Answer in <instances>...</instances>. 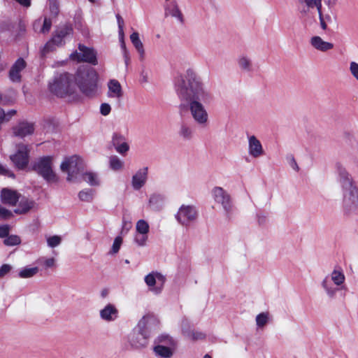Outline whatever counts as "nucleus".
I'll use <instances>...</instances> for the list:
<instances>
[{
	"label": "nucleus",
	"instance_id": "nucleus-1",
	"mask_svg": "<svg viewBox=\"0 0 358 358\" xmlns=\"http://www.w3.org/2000/svg\"><path fill=\"white\" fill-rule=\"evenodd\" d=\"M185 80L180 76L175 83L176 91L179 99L185 101L189 106L193 118L199 124H204L208 120V113L201 101H207L210 96L202 87V84L192 70H187Z\"/></svg>",
	"mask_w": 358,
	"mask_h": 358
},
{
	"label": "nucleus",
	"instance_id": "nucleus-2",
	"mask_svg": "<svg viewBox=\"0 0 358 358\" xmlns=\"http://www.w3.org/2000/svg\"><path fill=\"white\" fill-rule=\"evenodd\" d=\"M74 83L80 91L87 96H92L97 89L98 73L86 65L80 66L73 76Z\"/></svg>",
	"mask_w": 358,
	"mask_h": 358
},
{
	"label": "nucleus",
	"instance_id": "nucleus-3",
	"mask_svg": "<svg viewBox=\"0 0 358 358\" xmlns=\"http://www.w3.org/2000/svg\"><path fill=\"white\" fill-rule=\"evenodd\" d=\"M151 317L145 315L138 322L136 327L129 336V342L131 348L140 350L145 348L149 343L150 331L147 327V323Z\"/></svg>",
	"mask_w": 358,
	"mask_h": 358
},
{
	"label": "nucleus",
	"instance_id": "nucleus-4",
	"mask_svg": "<svg viewBox=\"0 0 358 358\" xmlns=\"http://www.w3.org/2000/svg\"><path fill=\"white\" fill-rule=\"evenodd\" d=\"M73 75L64 72L55 77L50 85V92L58 97H65L75 92Z\"/></svg>",
	"mask_w": 358,
	"mask_h": 358
},
{
	"label": "nucleus",
	"instance_id": "nucleus-5",
	"mask_svg": "<svg viewBox=\"0 0 358 358\" xmlns=\"http://www.w3.org/2000/svg\"><path fill=\"white\" fill-rule=\"evenodd\" d=\"M31 170L38 173L48 182H56L58 178L52 169V157H40L31 165Z\"/></svg>",
	"mask_w": 358,
	"mask_h": 358
},
{
	"label": "nucleus",
	"instance_id": "nucleus-6",
	"mask_svg": "<svg viewBox=\"0 0 358 358\" xmlns=\"http://www.w3.org/2000/svg\"><path fill=\"white\" fill-rule=\"evenodd\" d=\"M336 168L340 176V182L343 188L348 191V193H345L344 195V201L345 204L348 205L347 201L348 199L349 202L355 206H357L358 203V191L356 187L353 186L351 177L340 164H336Z\"/></svg>",
	"mask_w": 358,
	"mask_h": 358
},
{
	"label": "nucleus",
	"instance_id": "nucleus-7",
	"mask_svg": "<svg viewBox=\"0 0 358 358\" xmlns=\"http://www.w3.org/2000/svg\"><path fill=\"white\" fill-rule=\"evenodd\" d=\"M60 168L63 172L68 173L67 180L72 181L84 170L85 165L80 157L73 155L66 158L61 164Z\"/></svg>",
	"mask_w": 358,
	"mask_h": 358
},
{
	"label": "nucleus",
	"instance_id": "nucleus-8",
	"mask_svg": "<svg viewBox=\"0 0 358 358\" xmlns=\"http://www.w3.org/2000/svg\"><path fill=\"white\" fill-rule=\"evenodd\" d=\"M80 52L75 51L70 55V59L77 62H86L96 66L98 64L96 52L93 48H88L83 44L78 45Z\"/></svg>",
	"mask_w": 358,
	"mask_h": 358
},
{
	"label": "nucleus",
	"instance_id": "nucleus-9",
	"mask_svg": "<svg viewBox=\"0 0 358 358\" xmlns=\"http://www.w3.org/2000/svg\"><path fill=\"white\" fill-rule=\"evenodd\" d=\"M29 152L27 145L19 144L17 145L16 152L10 156V160L17 169L23 170L27 168L29 161Z\"/></svg>",
	"mask_w": 358,
	"mask_h": 358
},
{
	"label": "nucleus",
	"instance_id": "nucleus-10",
	"mask_svg": "<svg viewBox=\"0 0 358 358\" xmlns=\"http://www.w3.org/2000/svg\"><path fill=\"white\" fill-rule=\"evenodd\" d=\"M165 280V277L158 272H152L145 277V282L149 289L155 294L162 292Z\"/></svg>",
	"mask_w": 358,
	"mask_h": 358
},
{
	"label": "nucleus",
	"instance_id": "nucleus-11",
	"mask_svg": "<svg viewBox=\"0 0 358 358\" xmlns=\"http://www.w3.org/2000/svg\"><path fill=\"white\" fill-rule=\"evenodd\" d=\"M197 217V211L192 206H182L177 215L176 219L182 225H188Z\"/></svg>",
	"mask_w": 358,
	"mask_h": 358
},
{
	"label": "nucleus",
	"instance_id": "nucleus-12",
	"mask_svg": "<svg viewBox=\"0 0 358 358\" xmlns=\"http://www.w3.org/2000/svg\"><path fill=\"white\" fill-rule=\"evenodd\" d=\"M21 195L16 190L9 188H3L0 194L1 201L3 204L9 205L11 206H16Z\"/></svg>",
	"mask_w": 358,
	"mask_h": 358
},
{
	"label": "nucleus",
	"instance_id": "nucleus-13",
	"mask_svg": "<svg viewBox=\"0 0 358 358\" xmlns=\"http://www.w3.org/2000/svg\"><path fill=\"white\" fill-rule=\"evenodd\" d=\"M213 196L215 201L220 203L226 211H229L230 210V196L222 187H215L213 189Z\"/></svg>",
	"mask_w": 358,
	"mask_h": 358
},
{
	"label": "nucleus",
	"instance_id": "nucleus-14",
	"mask_svg": "<svg viewBox=\"0 0 358 358\" xmlns=\"http://www.w3.org/2000/svg\"><path fill=\"white\" fill-rule=\"evenodd\" d=\"M111 142L115 150L122 155H124L129 150L125 137L120 133L113 134Z\"/></svg>",
	"mask_w": 358,
	"mask_h": 358
},
{
	"label": "nucleus",
	"instance_id": "nucleus-15",
	"mask_svg": "<svg viewBox=\"0 0 358 358\" xmlns=\"http://www.w3.org/2000/svg\"><path fill=\"white\" fill-rule=\"evenodd\" d=\"M26 62L22 58L17 59L9 71V78L14 83L21 81V71L26 67Z\"/></svg>",
	"mask_w": 358,
	"mask_h": 358
},
{
	"label": "nucleus",
	"instance_id": "nucleus-16",
	"mask_svg": "<svg viewBox=\"0 0 358 358\" xmlns=\"http://www.w3.org/2000/svg\"><path fill=\"white\" fill-rule=\"evenodd\" d=\"M13 131L15 136L24 138L26 136L32 134L34 133V125L33 123L21 122L17 126L13 128Z\"/></svg>",
	"mask_w": 358,
	"mask_h": 358
},
{
	"label": "nucleus",
	"instance_id": "nucleus-17",
	"mask_svg": "<svg viewBox=\"0 0 358 358\" xmlns=\"http://www.w3.org/2000/svg\"><path fill=\"white\" fill-rule=\"evenodd\" d=\"M249 153L253 157H259L263 154L262 144L255 136L249 138Z\"/></svg>",
	"mask_w": 358,
	"mask_h": 358
},
{
	"label": "nucleus",
	"instance_id": "nucleus-18",
	"mask_svg": "<svg viewBox=\"0 0 358 358\" xmlns=\"http://www.w3.org/2000/svg\"><path fill=\"white\" fill-rule=\"evenodd\" d=\"M148 175V168L139 170L132 178V185L135 189H141L145 183Z\"/></svg>",
	"mask_w": 358,
	"mask_h": 358
},
{
	"label": "nucleus",
	"instance_id": "nucleus-19",
	"mask_svg": "<svg viewBox=\"0 0 358 358\" xmlns=\"http://www.w3.org/2000/svg\"><path fill=\"white\" fill-rule=\"evenodd\" d=\"M311 45L316 50L326 52L331 50L334 48V44L329 42H326L322 39L320 36H313L310 39Z\"/></svg>",
	"mask_w": 358,
	"mask_h": 358
},
{
	"label": "nucleus",
	"instance_id": "nucleus-20",
	"mask_svg": "<svg viewBox=\"0 0 358 358\" xmlns=\"http://www.w3.org/2000/svg\"><path fill=\"white\" fill-rule=\"evenodd\" d=\"M117 310L112 304H108L100 312V315L103 320L107 321L114 320L117 317Z\"/></svg>",
	"mask_w": 358,
	"mask_h": 358
},
{
	"label": "nucleus",
	"instance_id": "nucleus-21",
	"mask_svg": "<svg viewBox=\"0 0 358 358\" xmlns=\"http://www.w3.org/2000/svg\"><path fill=\"white\" fill-rule=\"evenodd\" d=\"M108 96L110 97L120 98L122 96V90L120 83L117 80H110L108 83Z\"/></svg>",
	"mask_w": 358,
	"mask_h": 358
},
{
	"label": "nucleus",
	"instance_id": "nucleus-22",
	"mask_svg": "<svg viewBox=\"0 0 358 358\" xmlns=\"http://www.w3.org/2000/svg\"><path fill=\"white\" fill-rule=\"evenodd\" d=\"M172 346H165L164 345H157L154 347L155 353L162 358H170L172 357L173 352Z\"/></svg>",
	"mask_w": 358,
	"mask_h": 358
},
{
	"label": "nucleus",
	"instance_id": "nucleus-23",
	"mask_svg": "<svg viewBox=\"0 0 358 358\" xmlns=\"http://www.w3.org/2000/svg\"><path fill=\"white\" fill-rule=\"evenodd\" d=\"M33 202L26 198H22L19 203L18 208L14 212L17 214H24L33 207Z\"/></svg>",
	"mask_w": 358,
	"mask_h": 358
},
{
	"label": "nucleus",
	"instance_id": "nucleus-24",
	"mask_svg": "<svg viewBox=\"0 0 358 358\" xmlns=\"http://www.w3.org/2000/svg\"><path fill=\"white\" fill-rule=\"evenodd\" d=\"M130 40L135 47V48L137 50L138 53L141 55V57H143L144 55V48L143 45L141 42V41L139 38V34L138 32H134L130 36Z\"/></svg>",
	"mask_w": 358,
	"mask_h": 358
},
{
	"label": "nucleus",
	"instance_id": "nucleus-25",
	"mask_svg": "<svg viewBox=\"0 0 358 358\" xmlns=\"http://www.w3.org/2000/svg\"><path fill=\"white\" fill-rule=\"evenodd\" d=\"M155 343H162L167 345L168 346L169 345L173 347H175L176 345V342L173 338L166 334H162L159 336L155 340Z\"/></svg>",
	"mask_w": 358,
	"mask_h": 358
},
{
	"label": "nucleus",
	"instance_id": "nucleus-26",
	"mask_svg": "<svg viewBox=\"0 0 358 358\" xmlns=\"http://www.w3.org/2000/svg\"><path fill=\"white\" fill-rule=\"evenodd\" d=\"M55 49L56 45L50 40L48 41L41 50V57L45 58L50 52L55 51Z\"/></svg>",
	"mask_w": 358,
	"mask_h": 358
},
{
	"label": "nucleus",
	"instance_id": "nucleus-27",
	"mask_svg": "<svg viewBox=\"0 0 358 358\" xmlns=\"http://www.w3.org/2000/svg\"><path fill=\"white\" fill-rule=\"evenodd\" d=\"M21 243V238L17 235H9L3 240V244L7 246L18 245Z\"/></svg>",
	"mask_w": 358,
	"mask_h": 358
},
{
	"label": "nucleus",
	"instance_id": "nucleus-28",
	"mask_svg": "<svg viewBox=\"0 0 358 358\" xmlns=\"http://www.w3.org/2000/svg\"><path fill=\"white\" fill-rule=\"evenodd\" d=\"M94 191L91 189H84L79 192L78 197L83 201L90 202L93 199Z\"/></svg>",
	"mask_w": 358,
	"mask_h": 358
},
{
	"label": "nucleus",
	"instance_id": "nucleus-29",
	"mask_svg": "<svg viewBox=\"0 0 358 358\" xmlns=\"http://www.w3.org/2000/svg\"><path fill=\"white\" fill-rule=\"evenodd\" d=\"M38 271V268L37 267L25 268L20 271L19 276L22 278H31L36 275Z\"/></svg>",
	"mask_w": 358,
	"mask_h": 358
},
{
	"label": "nucleus",
	"instance_id": "nucleus-30",
	"mask_svg": "<svg viewBox=\"0 0 358 358\" xmlns=\"http://www.w3.org/2000/svg\"><path fill=\"white\" fill-rule=\"evenodd\" d=\"M182 332L186 336L191 338L192 341L203 340L206 338L205 334L202 332L185 331V329H182Z\"/></svg>",
	"mask_w": 358,
	"mask_h": 358
},
{
	"label": "nucleus",
	"instance_id": "nucleus-31",
	"mask_svg": "<svg viewBox=\"0 0 358 358\" xmlns=\"http://www.w3.org/2000/svg\"><path fill=\"white\" fill-rule=\"evenodd\" d=\"M110 167L114 171H118L123 166V162L115 155L110 157Z\"/></svg>",
	"mask_w": 358,
	"mask_h": 358
},
{
	"label": "nucleus",
	"instance_id": "nucleus-32",
	"mask_svg": "<svg viewBox=\"0 0 358 358\" xmlns=\"http://www.w3.org/2000/svg\"><path fill=\"white\" fill-rule=\"evenodd\" d=\"M331 279L337 285H341L344 282L345 275L341 271L334 270L331 273Z\"/></svg>",
	"mask_w": 358,
	"mask_h": 358
},
{
	"label": "nucleus",
	"instance_id": "nucleus-33",
	"mask_svg": "<svg viewBox=\"0 0 358 358\" xmlns=\"http://www.w3.org/2000/svg\"><path fill=\"white\" fill-rule=\"evenodd\" d=\"M136 227L138 234H148L149 231V225L144 220H138Z\"/></svg>",
	"mask_w": 358,
	"mask_h": 358
},
{
	"label": "nucleus",
	"instance_id": "nucleus-34",
	"mask_svg": "<svg viewBox=\"0 0 358 358\" xmlns=\"http://www.w3.org/2000/svg\"><path fill=\"white\" fill-rule=\"evenodd\" d=\"M83 180L88 182L90 185L94 186L99 185L96 176L92 172H87L83 176Z\"/></svg>",
	"mask_w": 358,
	"mask_h": 358
},
{
	"label": "nucleus",
	"instance_id": "nucleus-35",
	"mask_svg": "<svg viewBox=\"0 0 358 358\" xmlns=\"http://www.w3.org/2000/svg\"><path fill=\"white\" fill-rule=\"evenodd\" d=\"M73 29L70 25L65 24L57 29L55 32L59 34L62 38H64L66 36L71 34Z\"/></svg>",
	"mask_w": 358,
	"mask_h": 358
},
{
	"label": "nucleus",
	"instance_id": "nucleus-36",
	"mask_svg": "<svg viewBox=\"0 0 358 358\" xmlns=\"http://www.w3.org/2000/svg\"><path fill=\"white\" fill-rule=\"evenodd\" d=\"M49 8L52 15L56 17L59 12V3L58 0H49Z\"/></svg>",
	"mask_w": 358,
	"mask_h": 358
},
{
	"label": "nucleus",
	"instance_id": "nucleus-37",
	"mask_svg": "<svg viewBox=\"0 0 358 358\" xmlns=\"http://www.w3.org/2000/svg\"><path fill=\"white\" fill-rule=\"evenodd\" d=\"M268 315L266 313H262L256 317L257 325L259 327H264L268 322Z\"/></svg>",
	"mask_w": 358,
	"mask_h": 358
},
{
	"label": "nucleus",
	"instance_id": "nucleus-38",
	"mask_svg": "<svg viewBox=\"0 0 358 358\" xmlns=\"http://www.w3.org/2000/svg\"><path fill=\"white\" fill-rule=\"evenodd\" d=\"M169 13L171 16L177 17L181 22H183V15L176 3H173L172 8L169 10Z\"/></svg>",
	"mask_w": 358,
	"mask_h": 358
},
{
	"label": "nucleus",
	"instance_id": "nucleus-39",
	"mask_svg": "<svg viewBox=\"0 0 358 358\" xmlns=\"http://www.w3.org/2000/svg\"><path fill=\"white\" fill-rule=\"evenodd\" d=\"M122 243V238L120 236H117L113 242L111 250L110 252V254H116L119 252L121 245Z\"/></svg>",
	"mask_w": 358,
	"mask_h": 358
},
{
	"label": "nucleus",
	"instance_id": "nucleus-40",
	"mask_svg": "<svg viewBox=\"0 0 358 358\" xmlns=\"http://www.w3.org/2000/svg\"><path fill=\"white\" fill-rule=\"evenodd\" d=\"M305 3L309 8L316 7L318 13L322 10V0H305Z\"/></svg>",
	"mask_w": 358,
	"mask_h": 358
},
{
	"label": "nucleus",
	"instance_id": "nucleus-41",
	"mask_svg": "<svg viewBox=\"0 0 358 358\" xmlns=\"http://www.w3.org/2000/svg\"><path fill=\"white\" fill-rule=\"evenodd\" d=\"M61 238L58 236H52L48 238V245L51 248H55L59 245L61 243Z\"/></svg>",
	"mask_w": 358,
	"mask_h": 358
},
{
	"label": "nucleus",
	"instance_id": "nucleus-42",
	"mask_svg": "<svg viewBox=\"0 0 358 358\" xmlns=\"http://www.w3.org/2000/svg\"><path fill=\"white\" fill-rule=\"evenodd\" d=\"M147 240H148V234H143L138 233L135 236V241L140 246L145 245Z\"/></svg>",
	"mask_w": 358,
	"mask_h": 358
},
{
	"label": "nucleus",
	"instance_id": "nucleus-43",
	"mask_svg": "<svg viewBox=\"0 0 358 358\" xmlns=\"http://www.w3.org/2000/svg\"><path fill=\"white\" fill-rule=\"evenodd\" d=\"M52 27V20L50 18L45 17L43 21V27L41 29V33H48Z\"/></svg>",
	"mask_w": 358,
	"mask_h": 358
},
{
	"label": "nucleus",
	"instance_id": "nucleus-44",
	"mask_svg": "<svg viewBox=\"0 0 358 358\" xmlns=\"http://www.w3.org/2000/svg\"><path fill=\"white\" fill-rule=\"evenodd\" d=\"M13 216V213L10 210L3 208L0 207V218L1 220H8Z\"/></svg>",
	"mask_w": 358,
	"mask_h": 358
},
{
	"label": "nucleus",
	"instance_id": "nucleus-45",
	"mask_svg": "<svg viewBox=\"0 0 358 358\" xmlns=\"http://www.w3.org/2000/svg\"><path fill=\"white\" fill-rule=\"evenodd\" d=\"M350 71L353 77L358 80V63L352 62L350 64Z\"/></svg>",
	"mask_w": 358,
	"mask_h": 358
},
{
	"label": "nucleus",
	"instance_id": "nucleus-46",
	"mask_svg": "<svg viewBox=\"0 0 358 358\" xmlns=\"http://www.w3.org/2000/svg\"><path fill=\"white\" fill-rule=\"evenodd\" d=\"M10 231V227L8 224H3L0 226V238H6Z\"/></svg>",
	"mask_w": 358,
	"mask_h": 358
},
{
	"label": "nucleus",
	"instance_id": "nucleus-47",
	"mask_svg": "<svg viewBox=\"0 0 358 358\" xmlns=\"http://www.w3.org/2000/svg\"><path fill=\"white\" fill-rule=\"evenodd\" d=\"M64 38H62L59 34H57L56 32L53 34L52 38L50 39L51 41L56 45L59 46L62 45Z\"/></svg>",
	"mask_w": 358,
	"mask_h": 358
},
{
	"label": "nucleus",
	"instance_id": "nucleus-48",
	"mask_svg": "<svg viewBox=\"0 0 358 358\" xmlns=\"http://www.w3.org/2000/svg\"><path fill=\"white\" fill-rule=\"evenodd\" d=\"M11 270V266L9 264H3L0 267V278L4 277Z\"/></svg>",
	"mask_w": 358,
	"mask_h": 358
},
{
	"label": "nucleus",
	"instance_id": "nucleus-49",
	"mask_svg": "<svg viewBox=\"0 0 358 358\" xmlns=\"http://www.w3.org/2000/svg\"><path fill=\"white\" fill-rule=\"evenodd\" d=\"M111 110L110 106L108 103H102L100 107V112L103 115H108Z\"/></svg>",
	"mask_w": 358,
	"mask_h": 358
},
{
	"label": "nucleus",
	"instance_id": "nucleus-50",
	"mask_svg": "<svg viewBox=\"0 0 358 358\" xmlns=\"http://www.w3.org/2000/svg\"><path fill=\"white\" fill-rule=\"evenodd\" d=\"M191 130L187 126H182L180 129V134L185 138H189L191 137Z\"/></svg>",
	"mask_w": 358,
	"mask_h": 358
},
{
	"label": "nucleus",
	"instance_id": "nucleus-51",
	"mask_svg": "<svg viewBox=\"0 0 358 358\" xmlns=\"http://www.w3.org/2000/svg\"><path fill=\"white\" fill-rule=\"evenodd\" d=\"M0 175L7 176L9 178H15V174L12 171H10L9 170L5 169L1 164H0Z\"/></svg>",
	"mask_w": 358,
	"mask_h": 358
},
{
	"label": "nucleus",
	"instance_id": "nucleus-52",
	"mask_svg": "<svg viewBox=\"0 0 358 358\" xmlns=\"http://www.w3.org/2000/svg\"><path fill=\"white\" fill-rule=\"evenodd\" d=\"M238 63L243 69H248L250 64V61L245 57L241 58Z\"/></svg>",
	"mask_w": 358,
	"mask_h": 358
},
{
	"label": "nucleus",
	"instance_id": "nucleus-53",
	"mask_svg": "<svg viewBox=\"0 0 358 358\" xmlns=\"http://www.w3.org/2000/svg\"><path fill=\"white\" fill-rule=\"evenodd\" d=\"M318 14H319L320 26L323 30H326L327 29V24L325 20L324 16L322 14V10L320 11V13H318Z\"/></svg>",
	"mask_w": 358,
	"mask_h": 358
},
{
	"label": "nucleus",
	"instance_id": "nucleus-54",
	"mask_svg": "<svg viewBox=\"0 0 358 358\" xmlns=\"http://www.w3.org/2000/svg\"><path fill=\"white\" fill-rule=\"evenodd\" d=\"M116 17H117L119 31L120 34H123V27H124V20L119 14H117L116 15Z\"/></svg>",
	"mask_w": 358,
	"mask_h": 358
},
{
	"label": "nucleus",
	"instance_id": "nucleus-55",
	"mask_svg": "<svg viewBox=\"0 0 358 358\" xmlns=\"http://www.w3.org/2000/svg\"><path fill=\"white\" fill-rule=\"evenodd\" d=\"M44 266L46 268H51L55 266V259L54 258H49L45 260L44 262Z\"/></svg>",
	"mask_w": 358,
	"mask_h": 358
},
{
	"label": "nucleus",
	"instance_id": "nucleus-56",
	"mask_svg": "<svg viewBox=\"0 0 358 358\" xmlns=\"http://www.w3.org/2000/svg\"><path fill=\"white\" fill-rule=\"evenodd\" d=\"M20 5L28 8L31 6V0H15Z\"/></svg>",
	"mask_w": 358,
	"mask_h": 358
},
{
	"label": "nucleus",
	"instance_id": "nucleus-57",
	"mask_svg": "<svg viewBox=\"0 0 358 358\" xmlns=\"http://www.w3.org/2000/svg\"><path fill=\"white\" fill-rule=\"evenodd\" d=\"M15 110H10L6 114V121H9L10 119L16 114Z\"/></svg>",
	"mask_w": 358,
	"mask_h": 358
},
{
	"label": "nucleus",
	"instance_id": "nucleus-58",
	"mask_svg": "<svg viewBox=\"0 0 358 358\" xmlns=\"http://www.w3.org/2000/svg\"><path fill=\"white\" fill-rule=\"evenodd\" d=\"M131 227V222H129V223H127L126 222H124V225L122 227V233H123L124 231V230L126 229V232L128 231V230Z\"/></svg>",
	"mask_w": 358,
	"mask_h": 358
},
{
	"label": "nucleus",
	"instance_id": "nucleus-59",
	"mask_svg": "<svg viewBox=\"0 0 358 358\" xmlns=\"http://www.w3.org/2000/svg\"><path fill=\"white\" fill-rule=\"evenodd\" d=\"M124 54V60H125V64L126 65H128V62L129 61V52L127 50H124V52H123Z\"/></svg>",
	"mask_w": 358,
	"mask_h": 358
},
{
	"label": "nucleus",
	"instance_id": "nucleus-60",
	"mask_svg": "<svg viewBox=\"0 0 358 358\" xmlns=\"http://www.w3.org/2000/svg\"><path fill=\"white\" fill-rule=\"evenodd\" d=\"M323 286L324 287L327 289V292H328V294L330 296H333L334 294V292L335 291L334 290H331V289H329L327 288V286H326V281H324L323 282Z\"/></svg>",
	"mask_w": 358,
	"mask_h": 358
},
{
	"label": "nucleus",
	"instance_id": "nucleus-61",
	"mask_svg": "<svg viewBox=\"0 0 358 358\" xmlns=\"http://www.w3.org/2000/svg\"><path fill=\"white\" fill-rule=\"evenodd\" d=\"M292 162H293L292 167H293L294 169H295L296 170H298V169H299V167H298L297 164H296V161L294 160V158L292 159Z\"/></svg>",
	"mask_w": 358,
	"mask_h": 358
},
{
	"label": "nucleus",
	"instance_id": "nucleus-62",
	"mask_svg": "<svg viewBox=\"0 0 358 358\" xmlns=\"http://www.w3.org/2000/svg\"><path fill=\"white\" fill-rule=\"evenodd\" d=\"M121 48L123 50V52H124V50H127V48H126V45H125L124 41H122Z\"/></svg>",
	"mask_w": 358,
	"mask_h": 358
},
{
	"label": "nucleus",
	"instance_id": "nucleus-63",
	"mask_svg": "<svg viewBox=\"0 0 358 358\" xmlns=\"http://www.w3.org/2000/svg\"><path fill=\"white\" fill-rule=\"evenodd\" d=\"M108 294V291L107 290H103L102 292H101V295L103 297H105Z\"/></svg>",
	"mask_w": 358,
	"mask_h": 358
},
{
	"label": "nucleus",
	"instance_id": "nucleus-64",
	"mask_svg": "<svg viewBox=\"0 0 358 358\" xmlns=\"http://www.w3.org/2000/svg\"><path fill=\"white\" fill-rule=\"evenodd\" d=\"M324 18H325L326 22L331 20V17L329 15H328L324 16Z\"/></svg>",
	"mask_w": 358,
	"mask_h": 358
}]
</instances>
